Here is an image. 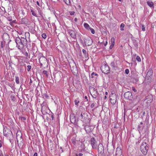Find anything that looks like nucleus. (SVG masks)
Wrapping results in <instances>:
<instances>
[{
	"label": "nucleus",
	"mask_w": 156,
	"mask_h": 156,
	"mask_svg": "<svg viewBox=\"0 0 156 156\" xmlns=\"http://www.w3.org/2000/svg\"><path fill=\"white\" fill-rule=\"evenodd\" d=\"M0 156H3L2 152L1 151H0Z\"/></svg>",
	"instance_id": "603ef678"
},
{
	"label": "nucleus",
	"mask_w": 156,
	"mask_h": 156,
	"mask_svg": "<svg viewBox=\"0 0 156 156\" xmlns=\"http://www.w3.org/2000/svg\"><path fill=\"white\" fill-rule=\"evenodd\" d=\"M21 11H22V14L24 15H25V12H24V11L22 9L21 10Z\"/></svg>",
	"instance_id": "5fc2aeb1"
},
{
	"label": "nucleus",
	"mask_w": 156,
	"mask_h": 156,
	"mask_svg": "<svg viewBox=\"0 0 156 156\" xmlns=\"http://www.w3.org/2000/svg\"><path fill=\"white\" fill-rule=\"evenodd\" d=\"M85 98L86 99V100H87V101H88V98H87V96H85Z\"/></svg>",
	"instance_id": "6e6d98bb"
},
{
	"label": "nucleus",
	"mask_w": 156,
	"mask_h": 156,
	"mask_svg": "<svg viewBox=\"0 0 156 156\" xmlns=\"http://www.w3.org/2000/svg\"><path fill=\"white\" fill-rule=\"evenodd\" d=\"M124 98L127 99L132 100L133 99V96L132 93L129 91L126 92L124 94Z\"/></svg>",
	"instance_id": "0eeeda50"
},
{
	"label": "nucleus",
	"mask_w": 156,
	"mask_h": 156,
	"mask_svg": "<svg viewBox=\"0 0 156 156\" xmlns=\"http://www.w3.org/2000/svg\"><path fill=\"white\" fill-rule=\"evenodd\" d=\"M110 102L112 104H115L117 100V96L115 94L112 93L110 96Z\"/></svg>",
	"instance_id": "423d86ee"
},
{
	"label": "nucleus",
	"mask_w": 156,
	"mask_h": 156,
	"mask_svg": "<svg viewBox=\"0 0 156 156\" xmlns=\"http://www.w3.org/2000/svg\"><path fill=\"white\" fill-rule=\"evenodd\" d=\"M107 44V42L106 41L105 43L104 44V45L105 46H106Z\"/></svg>",
	"instance_id": "0e129e2a"
},
{
	"label": "nucleus",
	"mask_w": 156,
	"mask_h": 156,
	"mask_svg": "<svg viewBox=\"0 0 156 156\" xmlns=\"http://www.w3.org/2000/svg\"><path fill=\"white\" fill-rule=\"evenodd\" d=\"M72 65H73V66L70 67L72 72L73 73H76L77 72V68L76 64L74 61H72Z\"/></svg>",
	"instance_id": "f8f14e48"
},
{
	"label": "nucleus",
	"mask_w": 156,
	"mask_h": 156,
	"mask_svg": "<svg viewBox=\"0 0 156 156\" xmlns=\"http://www.w3.org/2000/svg\"><path fill=\"white\" fill-rule=\"evenodd\" d=\"M141 27H142V30L144 31L145 30V27L144 26V25H143V24H141Z\"/></svg>",
	"instance_id": "c03bdc74"
},
{
	"label": "nucleus",
	"mask_w": 156,
	"mask_h": 156,
	"mask_svg": "<svg viewBox=\"0 0 156 156\" xmlns=\"http://www.w3.org/2000/svg\"><path fill=\"white\" fill-rule=\"evenodd\" d=\"M10 51V53H11V55L12 56H14L15 55H16L17 54V52L15 50L12 51V48H11L10 49V51Z\"/></svg>",
	"instance_id": "a211bd4d"
},
{
	"label": "nucleus",
	"mask_w": 156,
	"mask_h": 156,
	"mask_svg": "<svg viewBox=\"0 0 156 156\" xmlns=\"http://www.w3.org/2000/svg\"><path fill=\"white\" fill-rule=\"evenodd\" d=\"M2 142L0 140V147H1L2 146Z\"/></svg>",
	"instance_id": "4d7b16f0"
},
{
	"label": "nucleus",
	"mask_w": 156,
	"mask_h": 156,
	"mask_svg": "<svg viewBox=\"0 0 156 156\" xmlns=\"http://www.w3.org/2000/svg\"><path fill=\"white\" fill-rule=\"evenodd\" d=\"M112 47V44H111V46H110V49H112V47Z\"/></svg>",
	"instance_id": "774afa93"
},
{
	"label": "nucleus",
	"mask_w": 156,
	"mask_h": 156,
	"mask_svg": "<svg viewBox=\"0 0 156 156\" xmlns=\"http://www.w3.org/2000/svg\"><path fill=\"white\" fill-rule=\"evenodd\" d=\"M3 44H4L3 43L2 41L1 42V46L2 48L3 47Z\"/></svg>",
	"instance_id": "3c124183"
},
{
	"label": "nucleus",
	"mask_w": 156,
	"mask_h": 156,
	"mask_svg": "<svg viewBox=\"0 0 156 156\" xmlns=\"http://www.w3.org/2000/svg\"><path fill=\"white\" fill-rule=\"evenodd\" d=\"M90 144L92 146V148L96 149L97 147V145L96 142L94 138L92 137L90 140Z\"/></svg>",
	"instance_id": "6e6552de"
},
{
	"label": "nucleus",
	"mask_w": 156,
	"mask_h": 156,
	"mask_svg": "<svg viewBox=\"0 0 156 156\" xmlns=\"http://www.w3.org/2000/svg\"><path fill=\"white\" fill-rule=\"evenodd\" d=\"M136 60L138 62H140L141 61V58L139 56H137L136 58Z\"/></svg>",
	"instance_id": "58836bf2"
},
{
	"label": "nucleus",
	"mask_w": 156,
	"mask_h": 156,
	"mask_svg": "<svg viewBox=\"0 0 156 156\" xmlns=\"http://www.w3.org/2000/svg\"><path fill=\"white\" fill-rule=\"evenodd\" d=\"M125 72V73L126 74H128L129 73V70L128 69H126Z\"/></svg>",
	"instance_id": "de8ad7c7"
},
{
	"label": "nucleus",
	"mask_w": 156,
	"mask_h": 156,
	"mask_svg": "<svg viewBox=\"0 0 156 156\" xmlns=\"http://www.w3.org/2000/svg\"><path fill=\"white\" fill-rule=\"evenodd\" d=\"M27 71H29L30 69H31V66H30V65H28L27 66Z\"/></svg>",
	"instance_id": "37998d69"
},
{
	"label": "nucleus",
	"mask_w": 156,
	"mask_h": 156,
	"mask_svg": "<svg viewBox=\"0 0 156 156\" xmlns=\"http://www.w3.org/2000/svg\"><path fill=\"white\" fill-rule=\"evenodd\" d=\"M112 46L113 47L115 44V39L114 37H112L111 39Z\"/></svg>",
	"instance_id": "393cba45"
},
{
	"label": "nucleus",
	"mask_w": 156,
	"mask_h": 156,
	"mask_svg": "<svg viewBox=\"0 0 156 156\" xmlns=\"http://www.w3.org/2000/svg\"><path fill=\"white\" fill-rule=\"evenodd\" d=\"M37 153H35L34 154L33 156H37Z\"/></svg>",
	"instance_id": "052dcab7"
},
{
	"label": "nucleus",
	"mask_w": 156,
	"mask_h": 156,
	"mask_svg": "<svg viewBox=\"0 0 156 156\" xmlns=\"http://www.w3.org/2000/svg\"><path fill=\"white\" fill-rule=\"evenodd\" d=\"M140 149L142 153L144 154L145 155L149 149L148 144L145 142H143L140 146Z\"/></svg>",
	"instance_id": "f257e3e1"
},
{
	"label": "nucleus",
	"mask_w": 156,
	"mask_h": 156,
	"mask_svg": "<svg viewBox=\"0 0 156 156\" xmlns=\"http://www.w3.org/2000/svg\"><path fill=\"white\" fill-rule=\"evenodd\" d=\"M74 20L76 22L77 21V19L76 18H75L74 19Z\"/></svg>",
	"instance_id": "e2e57ef3"
},
{
	"label": "nucleus",
	"mask_w": 156,
	"mask_h": 156,
	"mask_svg": "<svg viewBox=\"0 0 156 156\" xmlns=\"http://www.w3.org/2000/svg\"><path fill=\"white\" fill-rule=\"evenodd\" d=\"M70 119L71 122L72 123H75L76 122V117L73 115L70 116Z\"/></svg>",
	"instance_id": "dca6fc26"
},
{
	"label": "nucleus",
	"mask_w": 156,
	"mask_h": 156,
	"mask_svg": "<svg viewBox=\"0 0 156 156\" xmlns=\"http://www.w3.org/2000/svg\"><path fill=\"white\" fill-rule=\"evenodd\" d=\"M21 137H22V136L21 135V136H19V135H17V136H16V138H17V141H18V139L19 138H20V140L21 141L22 140V139Z\"/></svg>",
	"instance_id": "2f4dec72"
},
{
	"label": "nucleus",
	"mask_w": 156,
	"mask_h": 156,
	"mask_svg": "<svg viewBox=\"0 0 156 156\" xmlns=\"http://www.w3.org/2000/svg\"><path fill=\"white\" fill-rule=\"evenodd\" d=\"M102 72L105 74H108L110 72V69L109 66L105 64L102 65L101 68Z\"/></svg>",
	"instance_id": "20e7f679"
},
{
	"label": "nucleus",
	"mask_w": 156,
	"mask_h": 156,
	"mask_svg": "<svg viewBox=\"0 0 156 156\" xmlns=\"http://www.w3.org/2000/svg\"><path fill=\"white\" fill-rule=\"evenodd\" d=\"M83 155V154L81 153H80L79 154H76V156H82Z\"/></svg>",
	"instance_id": "a18cd8bd"
},
{
	"label": "nucleus",
	"mask_w": 156,
	"mask_h": 156,
	"mask_svg": "<svg viewBox=\"0 0 156 156\" xmlns=\"http://www.w3.org/2000/svg\"><path fill=\"white\" fill-rule=\"evenodd\" d=\"M42 37L43 38L45 39L46 38L47 36L44 33L42 34Z\"/></svg>",
	"instance_id": "79ce46f5"
},
{
	"label": "nucleus",
	"mask_w": 156,
	"mask_h": 156,
	"mask_svg": "<svg viewBox=\"0 0 156 156\" xmlns=\"http://www.w3.org/2000/svg\"><path fill=\"white\" fill-rule=\"evenodd\" d=\"M18 37H16V38H14V41L15 42H14L13 44V47H17L18 49L20 50L22 49L24 46V45L22 43H21V42H19L18 41Z\"/></svg>",
	"instance_id": "f03ea898"
},
{
	"label": "nucleus",
	"mask_w": 156,
	"mask_h": 156,
	"mask_svg": "<svg viewBox=\"0 0 156 156\" xmlns=\"http://www.w3.org/2000/svg\"><path fill=\"white\" fill-rule=\"evenodd\" d=\"M125 27V24L123 23H122L121 24L120 26V28H121L120 30H124V28Z\"/></svg>",
	"instance_id": "4be33fe9"
},
{
	"label": "nucleus",
	"mask_w": 156,
	"mask_h": 156,
	"mask_svg": "<svg viewBox=\"0 0 156 156\" xmlns=\"http://www.w3.org/2000/svg\"><path fill=\"white\" fill-rule=\"evenodd\" d=\"M82 51H83V53L84 54V55H87L86 51L84 49H83L82 50Z\"/></svg>",
	"instance_id": "49530a36"
},
{
	"label": "nucleus",
	"mask_w": 156,
	"mask_h": 156,
	"mask_svg": "<svg viewBox=\"0 0 156 156\" xmlns=\"http://www.w3.org/2000/svg\"><path fill=\"white\" fill-rule=\"evenodd\" d=\"M86 114L85 113H83L82 112L80 114V116L81 117L82 119H83V115H84Z\"/></svg>",
	"instance_id": "a19ab883"
},
{
	"label": "nucleus",
	"mask_w": 156,
	"mask_h": 156,
	"mask_svg": "<svg viewBox=\"0 0 156 156\" xmlns=\"http://www.w3.org/2000/svg\"><path fill=\"white\" fill-rule=\"evenodd\" d=\"M147 3L149 6L151 7H154V3L151 1H147Z\"/></svg>",
	"instance_id": "f3484780"
},
{
	"label": "nucleus",
	"mask_w": 156,
	"mask_h": 156,
	"mask_svg": "<svg viewBox=\"0 0 156 156\" xmlns=\"http://www.w3.org/2000/svg\"><path fill=\"white\" fill-rule=\"evenodd\" d=\"M43 74L45 75V76L47 77H48V72L45 70H44L43 71Z\"/></svg>",
	"instance_id": "a878e982"
},
{
	"label": "nucleus",
	"mask_w": 156,
	"mask_h": 156,
	"mask_svg": "<svg viewBox=\"0 0 156 156\" xmlns=\"http://www.w3.org/2000/svg\"><path fill=\"white\" fill-rule=\"evenodd\" d=\"M1 11L0 12L2 14H3L4 16L9 21H10V18L9 17V8L8 9H5V8L3 7H2V8L1 9Z\"/></svg>",
	"instance_id": "7ed1b4c3"
},
{
	"label": "nucleus",
	"mask_w": 156,
	"mask_h": 156,
	"mask_svg": "<svg viewBox=\"0 0 156 156\" xmlns=\"http://www.w3.org/2000/svg\"><path fill=\"white\" fill-rule=\"evenodd\" d=\"M84 27L87 30H89L90 27L89 25L87 23H84Z\"/></svg>",
	"instance_id": "5701e85b"
},
{
	"label": "nucleus",
	"mask_w": 156,
	"mask_h": 156,
	"mask_svg": "<svg viewBox=\"0 0 156 156\" xmlns=\"http://www.w3.org/2000/svg\"><path fill=\"white\" fill-rule=\"evenodd\" d=\"M111 66L114 68H116L117 67L114 62H112L111 63Z\"/></svg>",
	"instance_id": "412c9836"
},
{
	"label": "nucleus",
	"mask_w": 156,
	"mask_h": 156,
	"mask_svg": "<svg viewBox=\"0 0 156 156\" xmlns=\"http://www.w3.org/2000/svg\"><path fill=\"white\" fill-rule=\"evenodd\" d=\"M22 21L24 23L26 24L28 22L27 20V19L25 18H23L22 19Z\"/></svg>",
	"instance_id": "bb28decb"
},
{
	"label": "nucleus",
	"mask_w": 156,
	"mask_h": 156,
	"mask_svg": "<svg viewBox=\"0 0 156 156\" xmlns=\"http://www.w3.org/2000/svg\"><path fill=\"white\" fill-rule=\"evenodd\" d=\"M14 42H15V41H14V40H13V41H12V40H10V42H11V43H10V45L11 46V47L12 48H13V49L14 48L16 47H13V46Z\"/></svg>",
	"instance_id": "c85d7f7f"
},
{
	"label": "nucleus",
	"mask_w": 156,
	"mask_h": 156,
	"mask_svg": "<svg viewBox=\"0 0 156 156\" xmlns=\"http://www.w3.org/2000/svg\"><path fill=\"white\" fill-rule=\"evenodd\" d=\"M70 15H73L74 14L75 12L74 11H71L69 12Z\"/></svg>",
	"instance_id": "8fccbe9b"
},
{
	"label": "nucleus",
	"mask_w": 156,
	"mask_h": 156,
	"mask_svg": "<svg viewBox=\"0 0 156 156\" xmlns=\"http://www.w3.org/2000/svg\"><path fill=\"white\" fill-rule=\"evenodd\" d=\"M72 62L69 63V65H70V67H72L73 66V65H72Z\"/></svg>",
	"instance_id": "bf43d9fd"
},
{
	"label": "nucleus",
	"mask_w": 156,
	"mask_h": 156,
	"mask_svg": "<svg viewBox=\"0 0 156 156\" xmlns=\"http://www.w3.org/2000/svg\"><path fill=\"white\" fill-rule=\"evenodd\" d=\"M31 12H32V15L34 16H36V17H37V16L36 15V13L35 12L33 11L32 9H31Z\"/></svg>",
	"instance_id": "7c9ffc66"
},
{
	"label": "nucleus",
	"mask_w": 156,
	"mask_h": 156,
	"mask_svg": "<svg viewBox=\"0 0 156 156\" xmlns=\"http://www.w3.org/2000/svg\"><path fill=\"white\" fill-rule=\"evenodd\" d=\"M93 90H94V93H95L94 94H93V95H92V96L94 98H96L97 97V91L95 90V89L94 88Z\"/></svg>",
	"instance_id": "aec40b11"
},
{
	"label": "nucleus",
	"mask_w": 156,
	"mask_h": 156,
	"mask_svg": "<svg viewBox=\"0 0 156 156\" xmlns=\"http://www.w3.org/2000/svg\"><path fill=\"white\" fill-rule=\"evenodd\" d=\"M11 100L12 101H14L16 100V98L14 96H12L11 95Z\"/></svg>",
	"instance_id": "473e14b6"
},
{
	"label": "nucleus",
	"mask_w": 156,
	"mask_h": 156,
	"mask_svg": "<svg viewBox=\"0 0 156 156\" xmlns=\"http://www.w3.org/2000/svg\"><path fill=\"white\" fill-rule=\"evenodd\" d=\"M98 74L97 73H95L94 72L92 73L91 74V78H93L95 76H98Z\"/></svg>",
	"instance_id": "c756f323"
},
{
	"label": "nucleus",
	"mask_w": 156,
	"mask_h": 156,
	"mask_svg": "<svg viewBox=\"0 0 156 156\" xmlns=\"http://www.w3.org/2000/svg\"><path fill=\"white\" fill-rule=\"evenodd\" d=\"M37 5H38L39 6H40L39 5V2H38V1H37Z\"/></svg>",
	"instance_id": "338daca9"
},
{
	"label": "nucleus",
	"mask_w": 156,
	"mask_h": 156,
	"mask_svg": "<svg viewBox=\"0 0 156 156\" xmlns=\"http://www.w3.org/2000/svg\"><path fill=\"white\" fill-rule=\"evenodd\" d=\"M153 70L152 69H149L148 71L146 76V79H147L148 80H151V77L152 76Z\"/></svg>",
	"instance_id": "9b49d317"
},
{
	"label": "nucleus",
	"mask_w": 156,
	"mask_h": 156,
	"mask_svg": "<svg viewBox=\"0 0 156 156\" xmlns=\"http://www.w3.org/2000/svg\"><path fill=\"white\" fill-rule=\"evenodd\" d=\"M73 143L74 144H76V141H73Z\"/></svg>",
	"instance_id": "69168bd1"
},
{
	"label": "nucleus",
	"mask_w": 156,
	"mask_h": 156,
	"mask_svg": "<svg viewBox=\"0 0 156 156\" xmlns=\"http://www.w3.org/2000/svg\"><path fill=\"white\" fill-rule=\"evenodd\" d=\"M133 43L135 47H137L138 46V43L136 40L134 41Z\"/></svg>",
	"instance_id": "c9c22d12"
},
{
	"label": "nucleus",
	"mask_w": 156,
	"mask_h": 156,
	"mask_svg": "<svg viewBox=\"0 0 156 156\" xmlns=\"http://www.w3.org/2000/svg\"><path fill=\"white\" fill-rule=\"evenodd\" d=\"M9 67H8V66H6V69H7V71H6V70H5V73H6V75H5V77L6 78L7 77V80H9V77H8V76H9V74H8V68H9Z\"/></svg>",
	"instance_id": "6ab92c4d"
},
{
	"label": "nucleus",
	"mask_w": 156,
	"mask_h": 156,
	"mask_svg": "<svg viewBox=\"0 0 156 156\" xmlns=\"http://www.w3.org/2000/svg\"><path fill=\"white\" fill-rule=\"evenodd\" d=\"M122 154V150L120 147H118L116 150L115 156H120Z\"/></svg>",
	"instance_id": "2eb2a0df"
},
{
	"label": "nucleus",
	"mask_w": 156,
	"mask_h": 156,
	"mask_svg": "<svg viewBox=\"0 0 156 156\" xmlns=\"http://www.w3.org/2000/svg\"><path fill=\"white\" fill-rule=\"evenodd\" d=\"M39 61L41 65L42 66L46 63L47 59L44 57L42 56L40 58Z\"/></svg>",
	"instance_id": "ddd939ff"
},
{
	"label": "nucleus",
	"mask_w": 156,
	"mask_h": 156,
	"mask_svg": "<svg viewBox=\"0 0 156 156\" xmlns=\"http://www.w3.org/2000/svg\"><path fill=\"white\" fill-rule=\"evenodd\" d=\"M17 40L18 41L21 42V43H22L24 45L27 44V40L26 38L24 37H21V38L18 37Z\"/></svg>",
	"instance_id": "4468645a"
},
{
	"label": "nucleus",
	"mask_w": 156,
	"mask_h": 156,
	"mask_svg": "<svg viewBox=\"0 0 156 156\" xmlns=\"http://www.w3.org/2000/svg\"><path fill=\"white\" fill-rule=\"evenodd\" d=\"M65 3L68 5H70L71 4L70 0H64Z\"/></svg>",
	"instance_id": "b1692460"
},
{
	"label": "nucleus",
	"mask_w": 156,
	"mask_h": 156,
	"mask_svg": "<svg viewBox=\"0 0 156 156\" xmlns=\"http://www.w3.org/2000/svg\"><path fill=\"white\" fill-rule=\"evenodd\" d=\"M132 90L134 92H136V90L133 87H132Z\"/></svg>",
	"instance_id": "864d4df0"
},
{
	"label": "nucleus",
	"mask_w": 156,
	"mask_h": 156,
	"mask_svg": "<svg viewBox=\"0 0 156 156\" xmlns=\"http://www.w3.org/2000/svg\"><path fill=\"white\" fill-rule=\"evenodd\" d=\"M12 32L13 33L12 34V36H13V37H14L13 34H16L17 36V31H16V30H15L14 31H13Z\"/></svg>",
	"instance_id": "e433bc0d"
},
{
	"label": "nucleus",
	"mask_w": 156,
	"mask_h": 156,
	"mask_svg": "<svg viewBox=\"0 0 156 156\" xmlns=\"http://www.w3.org/2000/svg\"><path fill=\"white\" fill-rule=\"evenodd\" d=\"M92 43L93 40L90 37H87L84 40V43L87 46H89L91 45Z\"/></svg>",
	"instance_id": "1a4fd4ad"
},
{
	"label": "nucleus",
	"mask_w": 156,
	"mask_h": 156,
	"mask_svg": "<svg viewBox=\"0 0 156 156\" xmlns=\"http://www.w3.org/2000/svg\"><path fill=\"white\" fill-rule=\"evenodd\" d=\"M104 149L102 144H99L98 146V151L99 156H104Z\"/></svg>",
	"instance_id": "39448f33"
},
{
	"label": "nucleus",
	"mask_w": 156,
	"mask_h": 156,
	"mask_svg": "<svg viewBox=\"0 0 156 156\" xmlns=\"http://www.w3.org/2000/svg\"><path fill=\"white\" fill-rule=\"evenodd\" d=\"M12 20V19H10V21ZM16 20H14L13 21H12V22L10 21V25H11L12 26V25H13V23H15L16 22Z\"/></svg>",
	"instance_id": "4c0bfd02"
},
{
	"label": "nucleus",
	"mask_w": 156,
	"mask_h": 156,
	"mask_svg": "<svg viewBox=\"0 0 156 156\" xmlns=\"http://www.w3.org/2000/svg\"><path fill=\"white\" fill-rule=\"evenodd\" d=\"M10 132H11L12 134V136L13 135V134L14 135L16 133L15 132H14L13 133L11 131H10Z\"/></svg>",
	"instance_id": "680f3d73"
},
{
	"label": "nucleus",
	"mask_w": 156,
	"mask_h": 156,
	"mask_svg": "<svg viewBox=\"0 0 156 156\" xmlns=\"http://www.w3.org/2000/svg\"><path fill=\"white\" fill-rule=\"evenodd\" d=\"M89 29L90 30L92 34H94L95 31L94 29L91 27L89 28Z\"/></svg>",
	"instance_id": "f704fd0d"
},
{
	"label": "nucleus",
	"mask_w": 156,
	"mask_h": 156,
	"mask_svg": "<svg viewBox=\"0 0 156 156\" xmlns=\"http://www.w3.org/2000/svg\"><path fill=\"white\" fill-rule=\"evenodd\" d=\"M16 82L17 84L19 83V79L18 77H16Z\"/></svg>",
	"instance_id": "72a5a7b5"
},
{
	"label": "nucleus",
	"mask_w": 156,
	"mask_h": 156,
	"mask_svg": "<svg viewBox=\"0 0 156 156\" xmlns=\"http://www.w3.org/2000/svg\"><path fill=\"white\" fill-rule=\"evenodd\" d=\"M3 133L4 136H7L9 135V134L8 133L6 132V130L4 129L3 131Z\"/></svg>",
	"instance_id": "cd10ccee"
},
{
	"label": "nucleus",
	"mask_w": 156,
	"mask_h": 156,
	"mask_svg": "<svg viewBox=\"0 0 156 156\" xmlns=\"http://www.w3.org/2000/svg\"><path fill=\"white\" fill-rule=\"evenodd\" d=\"M68 31L71 37L75 40H76V34L75 32L72 30H69Z\"/></svg>",
	"instance_id": "9d476101"
},
{
	"label": "nucleus",
	"mask_w": 156,
	"mask_h": 156,
	"mask_svg": "<svg viewBox=\"0 0 156 156\" xmlns=\"http://www.w3.org/2000/svg\"><path fill=\"white\" fill-rule=\"evenodd\" d=\"M75 102V104L76 105H78V104L79 103L80 101H79L77 100H75L74 101Z\"/></svg>",
	"instance_id": "ea45409f"
},
{
	"label": "nucleus",
	"mask_w": 156,
	"mask_h": 156,
	"mask_svg": "<svg viewBox=\"0 0 156 156\" xmlns=\"http://www.w3.org/2000/svg\"><path fill=\"white\" fill-rule=\"evenodd\" d=\"M95 104L94 103H92L91 104V105L90 106V107L91 108H93L95 107Z\"/></svg>",
	"instance_id": "09e8293b"
},
{
	"label": "nucleus",
	"mask_w": 156,
	"mask_h": 156,
	"mask_svg": "<svg viewBox=\"0 0 156 156\" xmlns=\"http://www.w3.org/2000/svg\"><path fill=\"white\" fill-rule=\"evenodd\" d=\"M51 117L52 118V120H53V119L54 118V116L53 115H51Z\"/></svg>",
	"instance_id": "13d9d810"
}]
</instances>
